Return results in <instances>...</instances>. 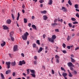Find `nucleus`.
<instances>
[{"mask_svg":"<svg viewBox=\"0 0 79 79\" xmlns=\"http://www.w3.org/2000/svg\"><path fill=\"white\" fill-rule=\"evenodd\" d=\"M29 33L27 32H26L24 34V35H22V38L24 40H27V36H29Z\"/></svg>","mask_w":79,"mask_h":79,"instance_id":"obj_1","label":"nucleus"},{"mask_svg":"<svg viewBox=\"0 0 79 79\" xmlns=\"http://www.w3.org/2000/svg\"><path fill=\"white\" fill-rule=\"evenodd\" d=\"M52 39L50 37H48V39L49 42L53 43L54 42V40L56 38V36L55 35H52Z\"/></svg>","mask_w":79,"mask_h":79,"instance_id":"obj_2","label":"nucleus"},{"mask_svg":"<svg viewBox=\"0 0 79 79\" xmlns=\"http://www.w3.org/2000/svg\"><path fill=\"white\" fill-rule=\"evenodd\" d=\"M6 64L7 66V68L8 69H10V64H11V62H6Z\"/></svg>","mask_w":79,"mask_h":79,"instance_id":"obj_3","label":"nucleus"},{"mask_svg":"<svg viewBox=\"0 0 79 79\" xmlns=\"http://www.w3.org/2000/svg\"><path fill=\"white\" fill-rule=\"evenodd\" d=\"M18 45H14L13 49V52L18 51Z\"/></svg>","mask_w":79,"mask_h":79,"instance_id":"obj_4","label":"nucleus"},{"mask_svg":"<svg viewBox=\"0 0 79 79\" xmlns=\"http://www.w3.org/2000/svg\"><path fill=\"white\" fill-rule=\"evenodd\" d=\"M67 64L69 67H74V66L73 64V63L71 62L68 63Z\"/></svg>","mask_w":79,"mask_h":79,"instance_id":"obj_5","label":"nucleus"},{"mask_svg":"<svg viewBox=\"0 0 79 79\" xmlns=\"http://www.w3.org/2000/svg\"><path fill=\"white\" fill-rule=\"evenodd\" d=\"M61 10H63L64 12H66L67 11V9L64 7H62Z\"/></svg>","mask_w":79,"mask_h":79,"instance_id":"obj_6","label":"nucleus"},{"mask_svg":"<svg viewBox=\"0 0 79 79\" xmlns=\"http://www.w3.org/2000/svg\"><path fill=\"white\" fill-rule=\"evenodd\" d=\"M16 65V62H15V61L11 63V65L12 66H15Z\"/></svg>","mask_w":79,"mask_h":79,"instance_id":"obj_7","label":"nucleus"},{"mask_svg":"<svg viewBox=\"0 0 79 79\" xmlns=\"http://www.w3.org/2000/svg\"><path fill=\"white\" fill-rule=\"evenodd\" d=\"M2 27H3V29H5V30H7V29H8V27H7L6 25H3Z\"/></svg>","mask_w":79,"mask_h":79,"instance_id":"obj_8","label":"nucleus"},{"mask_svg":"<svg viewBox=\"0 0 79 79\" xmlns=\"http://www.w3.org/2000/svg\"><path fill=\"white\" fill-rule=\"evenodd\" d=\"M6 23L7 24H10L11 23V20L10 19H8L7 20Z\"/></svg>","mask_w":79,"mask_h":79,"instance_id":"obj_9","label":"nucleus"},{"mask_svg":"<svg viewBox=\"0 0 79 79\" xmlns=\"http://www.w3.org/2000/svg\"><path fill=\"white\" fill-rule=\"evenodd\" d=\"M68 73H69V77H73V75H72L71 73V72H70L69 70H68Z\"/></svg>","mask_w":79,"mask_h":79,"instance_id":"obj_10","label":"nucleus"},{"mask_svg":"<svg viewBox=\"0 0 79 79\" xmlns=\"http://www.w3.org/2000/svg\"><path fill=\"white\" fill-rule=\"evenodd\" d=\"M43 49H44V48H43L42 47H40V48L39 50H38V53H40V52H42V50H43Z\"/></svg>","mask_w":79,"mask_h":79,"instance_id":"obj_11","label":"nucleus"},{"mask_svg":"<svg viewBox=\"0 0 79 79\" xmlns=\"http://www.w3.org/2000/svg\"><path fill=\"white\" fill-rule=\"evenodd\" d=\"M6 45V42H5V41H3V43L1 44V45L2 47H4V46H5V45Z\"/></svg>","mask_w":79,"mask_h":79,"instance_id":"obj_12","label":"nucleus"},{"mask_svg":"<svg viewBox=\"0 0 79 79\" xmlns=\"http://www.w3.org/2000/svg\"><path fill=\"white\" fill-rule=\"evenodd\" d=\"M41 13L42 14H44V15H45V14L47 13V11H46L45 10L41 11Z\"/></svg>","mask_w":79,"mask_h":79,"instance_id":"obj_13","label":"nucleus"},{"mask_svg":"<svg viewBox=\"0 0 79 79\" xmlns=\"http://www.w3.org/2000/svg\"><path fill=\"white\" fill-rule=\"evenodd\" d=\"M43 17V19H44V20H47V19H48V17L47 16V15H44Z\"/></svg>","mask_w":79,"mask_h":79,"instance_id":"obj_14","label":"nucleus"},{"mask_svg":"<svg viewBox=\"0 0 79 79\" xmlns=\"http://www.w3.org/2000/svg\"><path fill=\"white\" fill-rule=\"evenodd\" d=\"M74 7L76 9H79V6L77 4L74 5Z\"/></svg>","mask_w":79,"mask_h":79,"instance_id":"obj_15","label":"nucleus"},{"mask_svg":"<svg viewBox=\"0 0 79 79\" xmlns=\"http://www.w3.org/2000/svg\"><path fill=\"white\" fill-rule=\"evenodd\" d=\"M32 27L33 28L35 29V30H37V28L36 27V26H35V25H32Z\"/></svg>","mask_w":79,"mask_h":79,"instance_id":"obj_16","label":"nucleus"},{"mask_svg":"<svg viewBox=\"0 0 79 79\" xmlns=\"http://www.w3.org/2000/svg\"><path fill=\"white\" fill-rule=\"evenodd\" d=\"M52 3H53L52 0H50L49 2L48 3V5H50L52 4Z\"/></svg>","mask_w":79,"mask_h":79,"instance_id":"obj_17","label":"nucleus"},{"mask_svg":"<svg viewBox=\"0 0 79 79\" xmlns=\"http://www.w3.org/2000/svg\"><path fill=\"white\" fill-rule=\"evenodd\" d=\"M70 58L71 60V62L72 63H75V60L72 57H71Z\"/></svg>","mask_w":79,"mask_h":79,"instance_id":"obj_18","label":"nucleus"},{"mask_svg":"<svg viewBox=\"0 0 79 79\" xmlns=\"http://www.w3.org/2000/svg\"><path fill=\"white\" fill-rule=\"evenodd\" d=\"M11 72V71L10 70H8L6 71V74H9Z\"/></svg>","mask_w":79,"mask_h":79,"instance_id":"obj_19","label":"nucleus"},{"mask_svg":"<svg viewBox=\"0 0 79 79\" xmlns=\"http://www.w3.org/2000/svg\"><path fill=\"white\" fill-rule=\"evenodd\" d=\"M30 72L32 74H35V70H31L30 69Z\"/></svg>","mask_w":79,"mask_h":79,"instance_id":"obj_20","label":"nucleus"},{"mask_svg":"<svg viewBox=\"0 0 79 79\" xmlns=\"http://www.w3.org/2000/svg\"><path fill=\"white\" fill-rule=\"evenodd\" d=\"M13 34H14V33L13 32V31L10 32V37H12V36H13Z\"/></svg>","mask_w":79,"mask_h":79,"instance_id":"obj_21","label":"nucleus"},{"mask_svg":"<svg viewBox=\"0 0 79 79\" xmlns=\"http://www.w3.org/2000/svg\"><path fill=\"white\" fill-rule=\"evenodd\" d=\"M19 16H20V14H19V13H18V14L17 18V21H18L19 20Z\"/></svg>","mask_w":79,"mask_h":79,"instance_id":"obj_22","label":"nucleus"},{"mask_svg":"<svg viewBox=\"0 0 79 79\" xmlns=\"http://www.w3.org/2000/svg\"><path fill=\"white\" fill-rule=\"evenodd\" d=\"M62 76H63V77H65L67 76V73H62Z\"/></svg>","mask_w":79,"mask_h":79,"instance_id":"obj_23","label":"nucleus"},{"mask_svg":"<svg viewBox=\"0 0 79 79\" xmlns=\"http://www.w3.org/2000/svg\"><path fill=\"white\" fill-rule=\"evenodd\" d=\"M71 19L72 21H76V19L74 18H72Z\"/></svg>","mask_w":79,"mask_h":79,"instance_id":"obj_24","label":"nucleus"},{"mask_svg":"<svg viewBox=\"0 0 79 79\" xmlns=\"http://www.w3.org/2000/svg\"><path fill=\"white\" fill-rule=\"evenodd\" d=\"M68 3L69 5H72V3H71V1L70 0H69Z\"/></svg>","mask_w":79,"mask_h":79,"instance_id":"obj_25","label":"nucleus"},{"mask_svg":"<svg viewBox=\"0 0 79 79\" xmlns=\"http://www.w3.org/2000/svg\"><path fill=\"white\" fill-rule=\"evenodd\" d=\"M61 51L63 53H64V54H65L67 53L66 50H61Z\"/></svg>","mask_w":79,"mask_h":79,"instance_id":"obj_26","label":"nucleus"},{"mask_svg":"<svg viewBox=\"0 0 79 79\" xmlns=\"http://www.w3.org/2000/svg\"><path fill=\"white\" fill-rule=\"evenodd\" d=\"M1 77H2V79H5V77H4V76L3 75V74H2V73H1Z\"/></svg>","mask_w":79,"mask_h":79,"instance_id":"obj_27","label":"nucleus"},{"mask_svg":"<svg viewBox=\"0 0 79 79\" xmlns=\"http://www.w3.org/2000/svg\"><path fill=\"white\" fill-rule=\"evenodd\" d=\"M19 65L20 66H22V65H23V63L22 62V61H19Z\"/></svg>","mask_w":79,"mask_h":79,"instance_id":"obj_28","label":"nucleus"},{"mask_svg":"<svg viewBox=\"0 0 79 79\" xmlns=\"http://www.w3.org/2000/svg\"><path fill=\"white\" fill-rule=\"evenodd\" d=\"M68 25H69V27H72V23H69Z\"/></svg>","mask_w":79,"mask_h":79,"instance_id":"obj_29","label":"nucleus"},{"mask_svg":"<svg viewBox=\"0 0 79 79\" xmlns=\"http://www.w3.org/2000/svg\"><path fill=\"white\" fill-rule=\"evenodd\" d=\"M37 44H38V45H40V40H36V42Z\"/></svg>","mask_w":79,"mask_h":79,"instance_id":"obj_30","label":"nucleus"},{"mask_svg":"<svg viewBox=\"0 0 79 79\" xmlns=\"http://www.w3.org/2000/svg\"><path fill=\"white\" fill-rule=\"evenodd\" d=\"M55 58L56 59H59L60 58V57L57 55H56Z\"/></svg>","mask_w":79,"mask_h":79,"instance_id":"obj_31","label":"nucleus"},{"mask_svg":"<svg viewBox=\"0 0 79 79\" xmlns=\"http://www.w3.org/2000/svg\"><path fill=\"white\" fill-rule=\"evenodd\" d=\"M31 76H32V77H35V73H33L31 74Z\"/></svg>","mask_w":79,"mask_h":79,"instance_id":"obj_32","label":"nucleus"},{"mask_svg":"<svg viewBox=\"0 0 79 79\" xmlns=\"http://www.w3.org/2000/svg\"><path fill=\"white\" fill-rule=\"evenodd\" d=\"M24 22L25 23H27V22L26 19H24Z\"/></svg>","mask_w":79,"mask_h":79,"instance_id":"obj_33","label":"nucleus"},{"mask_svg":"<svg viewBox=\"0 0 79 79\" xmlns=\"http://www.w3.org/2000/svg\"><path fill=\"white\" fill-rule=\"evenodd\" d=\"M60 69H61V70H62V71H64V72H66V70H64V68H63L62 67H61L60 68Z\"/></svg>","mask_w":79,"mask_h":79,"instance_id":"obj_34","label":"nucleus"},{"mask_svg":"<svg viewBox=\"0 0 79 79\" xmlns=\"http://www.w3.org/2000/svg\"><path fill=\"white\" fill-rule=\"evenodd\" d=\"M40 3H44V0H40L39 1Z\"/></svg>","mask_w":79,"mask_h":79,"instance_id":"obj_35","label":"nucleus"},{"mask_svg":"<svg viewBox=\"0 0 79 79\" xmlns=\"http://www.w3.org/2000/svg\"><path fill=\"white\" fill-rule=\"evenodd\" d=\"M33 48H35L36 47V44L35 43L33 44Z\"/></svg>","mask_w":79,"mask_h":79,"instance_id":"obj_36","label":"nucleus"},{"mask_svg":"<svg viewBox=\"0 0 79 79\" xmlns=\"http://www.w3.org/2000/svg\"><path fill=\"white\" fill-rule=\"evenodd\" d=\"M11 15H12V18L14 20H15V16H14V15H13V14H11Z\"/></svg>","mask_w":79,"mask_h":79,"instance_id":"obj_37","label":"nucleus"},{"mask_svg":"<svg viewBox=\"0 0 79 79\" xmlns=\"http://www.w3.org/2000/svg\"><path fill=\"white\" fill-rule=\"evenodd\" d=\"M67 40L68 41H69V40H70V37H69V36H68L67 38Z\"/></svg>","mask_w":79,"mask_h":79,"instance_id":"obj_38","label":"nucleus"},{"mask_svg":"<svg viewBox=\"0 0 79 79\" xmlns=\"http://www.w3.org/2000/svg\"><path fill=\"white\" fill-rule=\"evenodd\" d=\"M22 7L23 9H25V8H26V7L25 6V5L24 4H23Z\"/></svg>","mask_w":79,"mask_h":79,"instance_id":"obj_39","label":"nucleus"},{"mask_svg":"<svg viewBox=\"0 0 79 79\" xmlns=\"http://www.w3.org/2000/svg\"><path fill=\"white\" fill-rule=\"evenodd\" d=\"M51 72L52 73V74H55V71H54V70H53L52 69Z\"/></svg>","mask_w":79,"mask_h":79,"instance_id":"obj_40","label":"nucleus"},{"mask_svg":"<svg viewBox=\"0 0 79 79\" xmlns=\"http://www.w3.org/2000/svg\"><path fill=\"white\" fill-rule=\"evenodd\" d=\"M73 24H78V22H73Z\"/></svg>","mask_w":79,"mask_h":79,"instance_id":"obj_41","label":"nucleus"},{"mask_svg":"<svg viewBox=\"0 0 79 79\" xmlns=\"http://www.w3.org/2000/svg\"><path fill=\"white\" fill-rule=\"evenodd\" d=\"M63 47L64 48L66 47V44L64 43L63 44Z\"/></svg>","mask_w":79,"mask_h":79,"instance_id":"obj_42","label":"nucleus"},{"mask_svg":"<svg viewBox=\"0 0 79 79\" xmlns=\"http://www.w3.org/2000/svg\"><path fill=\"white\" fill-rule=\"evenodd\" d=\"M22 64H26V62L24 60H23L22 61Z\"/></svg>","mask_w":79,"mask_h":79,"instance_id":"obj_43","label":"nucleus"},{"mask_svg":"<svg viewBox=\"0 0 79 79\" xmlns=\"http://www.w3.org/2000/svg\"><path fill=\"white\" fill-rule=\"evenodd\" d=\"M11 37V40H12V41H14V38L13 37H12V36H10Z\"/></svg>","mask_w":79,"mask_h":79,"instance_id":"obj_44","label":"nucleus"},{"mask_svg":"<svg viewBox=\"0 0 79 79\" xmlns=\"http://www.w3.org/2000/svg\"><path fill=\"white\" fill-rule=\"evenodd\" d=\"M56 62L57 63H59V62H60V61H59V59H56Z\"/></svg>","mask_w":79,"mask_h":79,"instance_id":"obj_45","label":"nucleus"},{"mask_svg":"<svg viewBox=\"0 0 79 79\" xmlns=\"http://www.w3.org/2000/svg\"><path fill=\"white\" fill-rule=\"evenodd\" d=\"M21 56L23 57H24V54L23 53H22L21 54Z\"/></svg>","mask_w":79,"mask_h":79,"instance_id":"obj_46","label":"nucleus"},{"mask_svg":"<svg viewBox=\"0 0 79 79\" xmlns=\"http://www.w3.org/2000/svg\"><path fill=\"white\" fill-rule=\"evenodd\" d=\"M67 48L68 49H70L71 48V47L69 46H67Z\"/></svg>","mask_w":79,"mask_h":79,"instance_id":"obj_47","label":"nucleus"},{"mask_svg":"<svg viewBox=\"0 0 79 79\" xmlns=\"http://www.w3.org/2000/svg\"><path fill=\"white\" fill-rule=\"evenodd\" d=\"M31 19H35V17L34 16H31Z\"/></svg>","mask_w":79,"mask_h":79,"instance_id":"obj_48","label":"nucleus"},{"mask_svg":"<svg viewBox=\"0 0 79 79\" xmlns=\"http://www.w3.org/2000/svg\"><path fill=\"white\" fill-rule=\"evenodd\" d=\"M55 31L56 32H59V30L58 29H55Z\"/></svg>","mask_w":79,"mask_h":79,"instance_id":"obj_49","label":"nucleus"},{"mask_svg":"<svg viewBox=\"0 0 79 79\" xmlns=\"http://www.w3.org/2000/svg\"><path fill=\"white\" fill-rule=\"evenodd\" d=\"M12 75L13 76H15V75H16V73L15 72H13L12 73Z\"/></svg>","mask_w":79,"mask_h":79,"instance_id":"obj_50","label":"nucleus"},{"mask_svg":"<svg viewBox=\"0 0 79 79\" xmlns=\"http://www.w3.org/2000/svg\"><path fill=\"white\" fill-rule=\"evenodd\" d=\"M34 58L35 60H37V56H35Z\"/></svg>","mask_w":79,"mask_h":79,"instance_id":"obj_51","label":"nucleus"},{"mask_svg":"<svg viewBox=\"0 0 79 79\" xmlns=\"http://www.w3.org/2000/svg\"><path fill=\"white\" fill-rule=\"evenodd\" d=\"M57 21H58V19H56L54 21V22L55 23H56V22H57Z\"/></svg>","mask_w":79,"mask_h":79,"instance_id":"obj_52","label":"nucleus"},{"mask_svg":"<svg viewBox=\"0 0 79 79\" xmlns=\"http://www.w3.org/2000/svg\"><path fill=\"white\" fill-rule=\"evenodd\" d=\"M58 21H60V22H61L62 23V22H63V19H60H60H59V20H58Z\"/></svg>","mask_w":79,"mask_h":79,"instance_id":"obj_53","label":"nucleus"},{"mask_svg":"<svg viewBox=\"0 0 79 79\" xmlns=\"http://www.w3.org/2000/svg\"><path fill=\"white\" fill-rule=\"evenodd\" d=\"M52 26H55V23H52L51 24Z\"/></svg>","mask_w":79,"mask_h":79,"instance_id":"obj_54","label":"nucleus"},{"mask_svg":"<svg viewBox=\"0 0 79 79\" xmlns=\"http://www.w3.org/2000/svg\"><path fill=\"white\" fill-rule=\"evenodd\" d=\"M74 74H77V71H74Z\"/></svg>","mask_w":79,"mask_h":79,"instance_id":"obj_55","label":"nucleus"},{"mask_svg":"<svg viewBox=\"0 0 79 79\" xmlns=\"http://www.w3.org/2000/svg\"><path fill=\"white\" fill-rule=\"evenodd\" d=\"M45 37H46V35H45L44 34L43 35V37L44 39H45Z\"/></svg>","mask_w":79,"mask_h":79,"instance_id":"obj_56","label":"nucleus"},{"mask_svg":"<svg viewBox=\"0 0 79 79\" xmlns=\"http://www.w3.org/2000/svg\"><path fill=\"white\" fill-rule=\"evenodd\" d=\"M70 69L71 71H73V70H74V69L72 67H70Z\"/></svg>","mask_w":79,"mask_h":79,"instance_id":"obj_57","label":"nucleus"},{"mask_svg":"<svg viewBox=\"0 0 79 79\" xmlns=\"http://www.w3.org/2000/svg\"><path fill=\"white\" fill-rule=\"evenodd\" d=\"M78 49H79V47H77V48H75V51H76V50H78Z\"/></svg>","mask_w":79,"mask_h":79,"instance_id":"obj_58","label":"nucleus"},{"mask_svg":"<svg viewBox=\"0 0 79 79\" xmlns=\"http://www.w3.org/2000/svg\"><path fill=\"white\" fill-rule=\"evenodd\" d=\"M34 63L35 64H37V61L35 60L34 61Z\"/></svg>","mask_w":79,"mask_h":79,"instance_id":"obj_59","label":"nucleus"},{"mask_svg":"<svg viewBox=\"0 0 79 79\" xmlns=\"http://www.w3.org/2000/svg\"><path fill=\"white\" fill-rule=\"evenodd\" d=\"M22 11L23 13H25V10H24L23 9Z\"/></svg>","mask_w":79,"mask_h":79,"instance_id":"obj_60","label":"nucleus"},{"mask_svg":"<svg viewBox=\"0 0 79 79\" xmlns=\"http://www.w3.org/2000/svg\"><path fill=\"white\" fill-rule=\"evenodd\" d=\"M28 26L29 27H31V23H29L28 24Z\"/></svg>","mask_w":79,"mask_h":79,"instance_id":"obj_61","label":"nucleus"},{"mask_svg":"<svg viewBox=\"0 0 79 79\" xmlns=\"http://www.w3.org/2000/svg\"><path fill=\"white\" fill-rule=\"evenodd\" d=\"M74 35H75L74 33H73V34H72V37H74Z\"/></svg>","mask_w":79,"mask_h":79,"instance_id":"obj_62","label":"nucleus"},{"mask_svg":"<svg viewBox=\"0 0 79 79\" xmlns=\"http://www.w3.org/2000/svg\"><path fill=\"white\" fill-rule=\"evenodd\" d=\"M42 68L43 69H44V70L45 69V67L44 66H43Z\"/></svg>","mask_w":79,"mask_h":79,"instance_id":"obj_63","label":"nucleus"},{"mask_svg":"<svg viewBox=\"0 0 79 79\" xmlns=\"http://www.w3.org/2000/svg\"><path fill=\"white\" fill-rule=\"evenodd\" d=\"M76 11H78V12H79V10L78 9H75Z\"/></svg>","mask_w":79,"mask_h":79,"instance_id":"obj_64","label":"nucleus"}]
</instances>
